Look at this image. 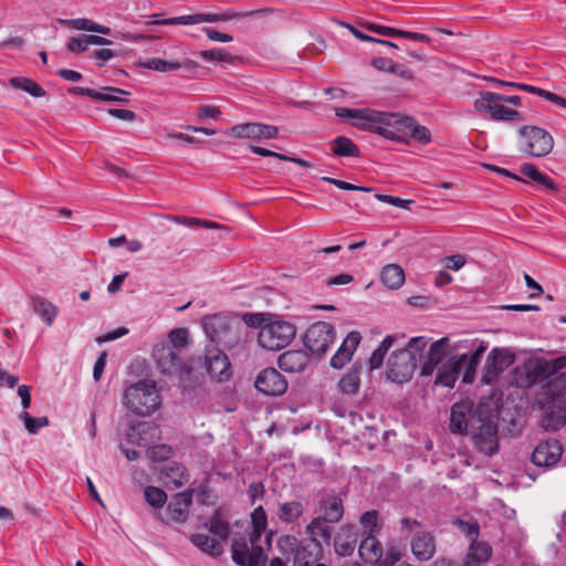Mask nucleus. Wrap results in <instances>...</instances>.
I'll list each match as a JSON object with an SVG mask.
<instances>
[{"mask_svg":"<svg viewBox=\"0 0 566 566\" xmlns=\"http://www.w3.org/2000/svg\"><path fill=\"white\" fill-rule=\"evenodd\" d=\"M497 416L488 401L475 405L461 399L451 407L449 429L454 434H471L480 452L493 455L499 451Z\"/></svg>","mask_w":566,"mask_h":566,"instance_id":"f257e3e1","label":"nucleus"},{"mask_svg":"<svg viewBox=\"0 0 566 566\" xmlns=\"http://www.w3.org/2000/svg\"><path fill=\"white\" fill-rule=\"evenodd\" d=\"M426 346V338L418 336L412 337L403 348L395 350L387 361V378L397 384L409 381L422 358Z\"/></svg>","mask_w":566,"mask_h":566,"instance_id":"f03ea898","label":"nucleus"},{"mask_svg":"<svg viewBox=\"0 0 566 566\" xmlns=\"http://www.w3.org/2000/svg\"><path fill=\"white\" fill-rule=\"evenodd\" d=\"M124 403L137 416H149L160 406V395L153 380H138L128 386L124 392Z\"/></svg>","mask_w":566,"mask_h":566,"instance_id":"7ed1b4c3","label":"nucleus"},{"mask_svg":"<svg viewBox=\"0 0 566 566\" xmlns=\"http://www.w3.org/2000/svg\"><path fill=\"white\" fill-rule=\"evenodd\" d=\"M276 547L281 555L293 562V566H314L323 555L322 543L298 539L294 535H282Z\"/></svg>","mask_w":566,"mask_h":566,"instance_id":"20e7f679","label":"nucleus"},{"mask_svg":"<svg viewBox=\"0 0 566 566\" xmlns=\"http://www.w3.org/2000/svg\"><path fill=\"white\" fill-rule=\"evenodd\" d=\"M202 327L209 337V344H221L228 349L239 346L242 342V325L227 322L219 316L205 317Z\"/></svg>","mask_w":566,"mask_h":566,"instance_id":"39448f33","label":"nucleus"},{"mask_svg":"<svg viewBox=\"0 0 566 566\" xmlns=\"http://www.w3.org/2000/svg\"><path fill=\"white\" fill-rule=\"evenodd\" d=\"M252 536L234 534L231 544L232 560L239 566H266L268 556Z\"/></svg>","mask_w":566,"mask_h":566,"instance_id":"423d86ee","label":"nucleus"},{"mask_svg":"<svg viewBox=\"0 0 566 566\" xmlns=\"http://www.w3.org/2000/svg\"><path fill=\"white\" fill-rule=\"evenodd\" d=\"M518 149L532 157H544L548 155L554 148V138L552 135L533 125H525L517 130Z\"/></svg>","mask_w":566,"mask_h":566,"instance_id":"0eeeda50","label":"nucleus"},{"mask_svg":"<svg viewBox=\"0 0 566 566\" xmlns=\"http://www.w3.org/2000/svg\"><path fill=\"white\" fill-rule=\"evenodd\" d=\"M296 327L286 321L270 319L259 331L258 342L268 350H280L286 347L295 337Z\"/></svg>","mask_w":566,"mask_h":566,"instance_id":"6e6552de","label":"nucleus"},{"mask_svg":"<svg viewBox=\"0 0 566 566\" xmlns=\"http://www.w3.org/2000/svg\"><path fill=\"white\" fill-rule=\"evenodd\" d=\"M153 356L158 369L164 375L184 378L191 373V367L184 363L180 352L166 342L157 343L154 346Z\"/></svg>","mask_w":566,"mask_h":566,"instance_id":"1a4fd4ad","label":"nucleus"},{"mask_svg":"<svg viewBox=\"0 0 566 566\" xmlns=\"http://www.w3.org/2000/svg\"><path fill=\"white\" fill-rule=\"evenodd\" d=\"M336 336L335 327L327 322H316L311 325L303 335L306 349L316 357H323Z\"/></svg>","mask_w":566,"mask_h":566,"instance_id":"9d476101","label":"nucleus"},{"mask_svg":"<svg viewBox=\"0 0 566 566\" xmlns=\"http://www.w3.org/2000/svg\"><path fill=\"white\" fill-rule=\"evenodd\" d=\"M358 111H367L373 113L370 119H355L353 125L359 129L375 132L388 139H398L397 132L392 128V124L396 120V114L384 113L370 108H359Z\"/></svg>","mask_w":566,"mask_h":566,"instance_id":"9b49d317","label":"nucleus"},{"mask_svg":"<svg viewBox=\"0 0 566 566\" xmlns=\"http://www.w3.org/2000/svg\"><path fill=\"white\" fill-rule=\"evenodd\" d=\"M205 367L208 375L218 381H227L232 375L229 357L214 344L205 349Z\"/></svg>","mask_w":566,"mask_h":566,"instance_id":"f8f14e48","label":"nucleus"},{"mask_svg":"<svg viewBox=\"0 0 566 566\" xmlns=\"http://www.w3.org/2000/svg\"><path fill=\"white\" fill-rule=\"evenodd\" d=\"M254 387L258 391L265 396H282L287 390V380L275 368L268 367L262 369L254 381Z\"/></svg>","mask_w":566,"mask_h":566,"instance_id":"ddd939ff","label":"nucleus"},{"mask_svg":"<svg viewBox=\"0 0 566 566\" xmlns=\"http://www.w3.org/2000/svg\"><path fill=\"white\" fill-rule=\"evenodd\" d=\"M514 361V356L503 348H493L488 355L481 381L492 384Z\"/></svg>","mask_w":566,"mask_h":566,"instance_id":"4468645a","label":"nucleus"},{"mask_svg":"<svg viewBox=\"0 0 566 566\" xmlns=\"http://www.w3.org/2000/svg\"><path fill=\"white\" fill-rule=\"evenodd\" d=\"M193 490L187 489L172 496L166 510V523H185L192 504Z\"/></svg>","mask_w":566,"mask_h":566,"instance_id":"2eb2a0df","label":"nucleus"},{"mask_svg":"<svg viewBox=\"0 0 566 566\" xmlns=\"http://www.w3.org/2000/svg\"><path fill=\"white\" fill-rule=\"evenodd\" d=\"M563 447L558 440L542 441L534 449L531 460L537 467H554L560 460Z\"/></svg>","mask_w":566,"mask_h":566,"instance_id":"dca6fc26","label":"nucleus"},{"mask_svg":"<svg viewBox=\"0 0 566 566\" xmlns=\"http://www.w3.org/2000/svg\"><path fill=\"white\" fill-rule=\"evenodd\" d=\"M160 428L151 421L129 426L126 436L129 442L149 448L160 439Z\"/></svg>","mask_w":566,"mask_h":566,"instance_id":"f3484780","label":"nucleus"},{"mask_svg":"<svg viewBox=\"0 0 566 566\" xmlns=\"http://www.w3.org/2000/svg\"><path fill=\"white\" fill-rule=\"evenodd\" d=\"M541 419V426L547 431H556L566 424V397L549 400Z\"/></svg>","mask_w":566,"mask_h":566,"instance_id":"a211bd4d","label":"nucleus"},{"mask_svg":"<svg viewBox=\"0 0 566 566\" xmlns=\"http://www.w3.org/2000/svg\"><path fill=\"white\" fill-rule=\"evenodd\" d=\"M397 132L400 140L402 136H411L413 139L428 144L431 140L430 132L424 127L415 123V120L410 117L399 116L396 114V120L392 124V128Z\"/></svg>","mask_w":566,"mask_h":566,"instance_id":"6ab92c4d","label":"nucleus"},{"mask_svg":"<svg viewBox=\"0 0 566 566\" xmlns=\"http://www.w3.org/2000/svg\"><path fill=\"white\" fill-rule=\"evenodd\" d=\"M232 134L238 138L271 139L276 138L279 128L273 125L260 123H247L235 125L231 128Z\"/></svg>","mask_w":566,"mask_h":566,"instance_id":"aec40b11","label":"nucleus"},{"mask_svg":"<svg viewBox=\"0 0 566 566\" xmlns=\"http://www.w3.org/2000/svg\"><path fill=\"white\" fill-rule=\"evenodd\" d=\"M358 531L353 524H344L333 538L334 551L338 556H350L357 544Z\"/></svg>","mask_w":566,"mask_h":566,"instance_id":"412c9836","label":"nucleus"},{"mask_svg":"<svg viewBox=\"0 0 566 566\" xmlns=\"http://www.w3.org/2000/svg\"><path fill=\"white\" fill-rule=\"evenodd\" d=\"M411 552L419 562L430 560L437 551L436 537L431 532L420 531L410 542Z\"/></svg>","mask_w":566,"mask_h":566,"instance_id":"4be33fe9","label":"nucleus"},{"mask_svg":"<svg viewBox=\"0 0 566 566\" xmlns=\"http://www.w3.org/2000/svg\"><path fill=\"white\" fill-rule=\"evenodd\" d=\"M310 364V355L303 349H290L279 356L277 365L281 370L290 374L304 371Z\"/></svg>","mask_w":566,"mask_h":566,"instance_id":"5701e85b","label":"nucleus"},{"mask_svg":"<svg viewBox=\"0 0 566 566\" xmlns=\"http://www.w3.org/2000/svg\"><path fill=\"white\" fill-rule=\"evenodd\" d=\"M361 336L359 332L353 331L343 340L337 352L331 358V366L335 369L343 368L352 359L354 352L359 345Z\"/></svg>","mask_w":566,"mask_h":566,"instance_id":"b1692460","label":"nucleus"},{"mask_svg":"<svg viewBox=\"0 0 566 566\" xmlns=\"http://www.w3.org/2000/svg\"><path fill=\"white\" fill-rule=\"evenodd\" d=\"M448 347V337H442L430 345L427 354V360L424 361L420 371L421 377H428L432 375L437 366L446 358Z\"/></svg>","mask_w":566,"mask_h":566,"instance_id":"393cba45","label":"nucleus"},{"mask_svg":"<svg viewBox=\"0 0 566 566\" xmlns=\"http://www.w3.org/2000/svg\"><path fill=\"white\" fill-rule=\"evenodd\" d=\"M331 524V522H326L317 516L313 517L305 527V532L310 536L306 541L329 546L333 539V526Z\"/></svg>","mask_w":566,"mask_h":566,"instance_id":"a878e982","label":"nucleus"},{"mask_svg":"<svg viewBox=\"0 0 566 566\" xmlns=\"http://www.w3.org/2000/svg\"><path fill=\"white\" fill-rule=\"evenodd\" d=\"M319 511L322 512V515H318L317 517L333 524L340 522L345 511L343 499L339 495L323 497L319 501Z\"/></svg>","mask_w":566,"mask_h":566,"instance_id":"bb28decb","label":"nucleus"},{"mask_svg":"<svg viewBox=\"0 0 566 566\" xmlns=\"http://www.w3.org/2000/svg\"><path fill=\"white\" fill-rule=\"evenodd\" d=\"M485 350L486 347L481 343L470 355L463 354L457 357V360H461L462 381L464 384L473 382L476 367Z\"/></svg>","mask_w":566,"mask_h":566,"instance_id":"cd10ccee","label":"nucleus"},{"mask_svg":"<svg viewBox=\"0 0 566 566\" xmlns=\"http://www.w3.org/2000/svg\"><path fill=\"white\" fill-rule=\"evenodd\" d=\"M543 395L548 400H557L565 398L566 394V374H546L542 379Z\"/></svg>","mask_w":566,"mask_h":566,"instance_id":"c85d7f7f","label":"nucleus"},{"mask_svg":"<svg viewBox=\"0 0 566 566\" xmlns=\"http://www.w3.org/2000/svg\"><path fill=\"white\" fill-rule=\"evenodd\" d=\"M358 553L365 563L376 566L384 555V547L377 536H366L360 542Z\"/></svg>","mask_w":566,"mask_h":566,"instance_id":"c756f323","label":"nucleus"},{"mask_svg":"<svg viewBox=\"0 0 566 566\" xmlns=\"http://www.w3.org/2000/svg\"><path fill=\"white\" fill-rule=\"evenodd\" d=\"M460 374L461 360H457V356L451 357L438 369L434 384L444 387H453Z\"/></svg>","mask_w":566,"mask_h":566,"instance_id":"7c9ffc66","label":"nucleus"},{"mask_svg":"<svg viewBox=\"0 0 566 566\" xmlns=\"http://www.w3.org/2000/svg\"><path fill=\"white\" fill-rule=\"evenodd\" d=\"M485 108L480 107V102H474V109L479 113H489L492 120L495 122H520L522 115L515 109L509 108L503 105L490 104L484 105Z\"/></svg>","mask_w":566,"mask_h":566,"instance_id":"2f4dec72","label":"nucleus"},{"mask_svg":"<svg viewBox=\"0 0 566 566\" xmlns=\"http://www.w3.org/2000/svg\"><path fill=\"white\" fill-rule=\"evenodd\" d=\"M160 473L166 483H170L175 488H179L188 482L187 469L179 462L172 461L164 464Z\"/></svg>","mask_w":566,"mask_h":566,"instance_id":"473e14b6","label":"nucleus"},{"mask_svg":"<svg viewBox=\"0 0 566 566\" xmlns=\"http://www.w3.org/2000/svg\"><path fill=\"white\" fill-rule=\"evenodd\" d=\"M361 364L355 363L340 378L338 388L343 394L355 395L360 386Z\"/></svg>","mask_w":566,"mask_h":566,"instance_id":"72a5a7b5","label":"nucleus"},{"mask_svg":"<svg viewBox=\"0 0 566 566\" xmlns=\"http://www.w3.org/2000/svg\"><path fill=\"white\" fill-rule=\"evenodd\" d=\"M380 280L388 289L397 290L405 282V272L398 264H387L380 273Z\"/></svg>","mask_w":566,"mask_h":566,"instance_id":"f704fd0d","label":"nucleus"},{"mask_svg":"<svg viewBox=\"0 0 566 566\" xmlns=\"http://www.w3.org/2000/svg\"><path fill=\"white\" fill-rule=\"evenodd\" d=\"M492 554L491 546L484 542L472 541L469 547L467 566H479L486 562Z\"/></svg>","mask_w":566,"mask_h":566,"instance_id":"c9c22d12","label":"nucleus"},{"mask_svg":"<svg viewBox=\"0 0 566 566\" xmlns=\"http://www.w3.org/2000/svg\"><path fill=\"white\" fill-rule=\"evenodd\" d=\"M304 513V506L300 501L284 502L279 505L277 517L283 523L293 524Z\"/></svg>","mask_w":566,"mask_h":566,"instance_id":"e433bc0d","label":"nucleus"},{"mask_svg":"<svg viewBox=\"0 0 566 566\" xmlns=\"http://www.w3.org/2000/svg\"><path fill=\"white\" fill-rule=\"evenodd\" d=\"M547 367L542 361H536L525 366V376H520L518 385L522 387H531L536 382L542 385V379L546 377Z\"/></svg>","mask_w":566,"mask_h":566,"instance_id":"4c0bfd02","label":"nucleus"},{"mask_svg":"<svg viewBox=\"0 0 566 566\" xmlns=\"http://www.w3.org/2000/svg\"><path fill=\"white\" fill-rule=\"evenodd\" d=\"M359 523L363 528L361 536H377L381 532V524L379 523V513L376 510L367 511L361 514Z\"/></svg>","mask_w":566,"mask_h":566,"instance_id":"58836bf2","label":"nucleus"},{"mask_svg":"<svg viewBox=\"0 0 566 566\" xmlns=\"http://www.w3.org/2000/svg\"><path fill=\"white\" fill-rule=\"evenodd\" d=\"M332 150L335 156L339 157H358V147L347 137L338 136L332 140Z\"/></svg>","mask_w":566,"mask_h":566,"instance_id":"ea45409f","label":"nucleus"},{"mask_svg":"<svg viewBox=\"0 0 566 566\" xmlns=\"http://www.w3.org/2000/svg\"><path fill=\"white\" fill-rule=\"evenodd\" d=\"M32 307H33V311L38 315H40L43 318V321L46 322L48 325H51L53 323L54 318L56 317V314H57L56 307L44 297H40V296L33 297L32 298Z\"/></svg>","mask_w":566,"mask_h":566,"instance_id":"a19ab883","label":"nucleus"},{"mask_svg":"<svg viewBox=\"0 0 566 566\" xmlns=\"http://www.w3.org/2000/svg\"><path fill=\"white\" fill-rule=\"evenodd\" d=\"M252 531L245 532V535L252 536L254 541H260L261 535L264 533L268 524L266 513L262 506L254 509L251 514Z\"/></svg>","mask_w":566,"mask_h":566,"instance_id":"79ce46f5","label":"nucleus"},{"mask_svg":"<svg viewBox=\"0 0 566 566\" xmlns=\"http://www.w3.org/2000/svg\"><path fill=\"white\" fill-rule=\"evenodd\" d=\"M191 543L199 547L202 552L208 553L212 556L221 554V547L219 543L206 534H193L190 537Z\"/></svg>","mask_w":566,"mask_h":566,"instance_id":"37998d69","label":"nucleus"},{"mask_svg":"<svg viewBox=\"0 0 566 566\" xmlns=\"http://www.w3.org/2000/svg\"><path fill=\"white\" fill-rule=\"evenodd\" d=\"M394 340H395L394 336L387 335L382 339L380 345L373 352L371 356L368 359L370 370L377 369L382 365L384 358H385L386 354L388 353V350L390 349V347L392 346Z\"/></svg>","mask_w":566,"mask_h":566,"instance_id":"c03bdc74","label":"nucleus"},{"mask_svg":"<svg viewBox=\"0 0 566 566\" xmlns=\"http://www.w3.org/2000/svg\"><path fill=\"white\" fill-rule=\"evenodd\" d=\"M9 84L14 88H20L32 95L33 97H42L45 91L33 80L27 77H11Z\"/></svg>","mask_w":566,"mask_h":566,"instance_id":"a18cd8bd","label":"nucleus"},{"mask_svg":"<svg viewBox=\"0 0 566 566\" xmlns=\"http://www.w3.org/2000/svg\"><path fill=\"white\" fill-rule=\"evenodd\" d=\"M249 148L252 153H254L256 155L264 156V157H274V158H277V159L284 160V161H291V163H294L297 166L303 167V168H310L312 166L311 163H308L302 158L290 157V156H286V155H283V154H280V153H276V151H273V150L260 147V146L250 145Z\"/></svg>","mask_w":566,"mask_h":566,"instance_id":"49530a36","label":"nucleus"},{"mask_svg":"<svg viewBox=\"0 0 566 566\" xmlns=\"http://www.w3.org/2000/svg\"><path fill=\"white\" fill-rule=\"evenodd\" d=\"M209 531L220 539L228 538L229 523L223 518L220 510H217L211 516Z\"/></svg>","mask_w":566,"mask_h":566,"instance_id":"de8ad7c7","label":"nucleus"},{"mask_svg":"<svg viewBox=\"0 0 566 566\" xmlns=\"http://www.w3.org/2000/svg\"><path fill=\"white\" fill-rule=\"evenodd\" d=\"M520 171L525 177L546 188L554 187L552 179L548 176L542 174L533 164L522 165Z\"/></svg>","mask_w":566,"mask_h":566,"instance_id":"09e8293b","label":"nucleus"},{"mask_svg":"<svg viewBox=\"0 0 566 566\" xmlns=\"http://www.w3.org/2000/svg\"><path fill=\"white\" fill-rule=\"evenodd\" d=\"M140 66L154 70L157 72L166 73L170 71H176L181 67V64L177 61H166L161 59H148L145 62H140Z\"/></svg>","mask_w":566,"mask_h":566,"instance_id":"8fccbe9b","label":"nucleus"},{"mask_svg":"<svg viewBox=\"0 0 566 566\" xmlns=\"http://www.w3.org/2000/svg\"><path fill=\"white\" fill-rule=\"evenodd\" d=\"M256 13V11L249 12H237L233 10H227L221 13H202L203 22H219V21H230L235 19H243Z\"/></svg>","mask_w":566,"mask_h":566,"instance_id":"3c124183","label":"nucleus"},{"mask_svg":"<svg viewBox=\"0 0 566 566\" xmlns=\"http://www.w3.org/2000/svg\"><path fill=\"white\" fill-rule=\"evenodd\" d=\"M453 525L457 526L458 530L463 533L470 542L478 539L480 534V526L476 520L470 518L469 521H464L461 518H455Z\"/></svg>","mask_w":566,"mask_h":566,"instance_id":"603ef678","label":"nucleus"},{"mask_svg":"<svg viewBox=\"0 0 566 566\" xmlns=\"http://www.w3.org/2000/svg\"><path fill=\"white\" fill-rule=\"evenodd\" d=\"M203 23L202 13H196V14H189V15H180L176 18H169L164 20H154L149 21L148 24H182V25H189V24H199Z\"/></svg>","mask_w":566,"mask_h":566,"instance_id":"864d4df0","label":"nucleus"},{"mask_svg":"<svg viewBox=\"0 0 566 566\" xmlns=\"http://www.w3.org/2000/svg\"><path fill=\"white\" fill-rule=\"evenodd\" d=\"M198 54L201 59L208 62L232 63L235 59L233 55L220 48L202 50Z\"/></svg>","mask_w":566,"mask_h":566,"instance_id":"5fc2aeb1","label":"nucleus"},{"mask_svg":"<svg viewBox=\"0 0 566 566\" xmlns=\"http://www.w3.org/2000/svg\"><path fill=\"white\" fill-rule=\"evenodd\" d=\"M95 94L93 99L96 101L127 103V99L120 98L119 95H128L129 93L122 88L107 86L102 91H95Z\"/></svg>","mask_w":566,"mask_h":566,"instance_id":"6e6d98bb","label":"nucleus"},{"mask_svg":"<svg viewBox=\"0 0 566 566\" xmlns=\"http://www.w3.org/2000/svg\"><path fill=\"white\" fill-rule=\"evenodd\" d=\"M144 495L147 503L156 509H161L167 502L166 492L156 486H146Z\"/></svg>","mask_w":566,"mask_h":566,"instance_id":"4d7b16f0","label":"nucleus"},{"mask_svg":"<svg viewBox=\"0 0 566 566\" xmlns=\"http://www.w3.org/2000/svg\"><path fill=\"white\" fill-rule=\"evenodd\" d=\"M19 418L23 421L25 429L32 434L38 433L41 428L49 426L48 417L34 418L28 411H22Z\"/></svg>","mask_w":566,"mask_h":566,"instance_id":"13d9d810","label":"nucleus"},{"mask_svg":"<svg viewBox=\"0 0 566 566\" xmlns=\"http://www.w3.org/2000/svg\"><path fill=\"white\" fill-rule=\"evenodd\" d=\"M188 335L187 328H175L169 333L166 344L174 345L180 352L188 344Z\"/></svg>","mask_w":566,"mask_h":566,"instance_id":"bf43d9fd","label":"nucleus"},{"mask_svg":"<svg viewBox=\"0 0 566 566\" xmlns=\"http://www.w3.org/2000/svg\"><path fill=\"white\" fill-rule=\"evenodd\" d=\"M373 199L391 205L395 208L402 210H411V206L415 203L413 200H405L399 197L388 195H374Z\"/></svg>","mask_w":566,"mask_h":566,"instance_id":"052dcab7","label":"nucleus"},{"mask_svg":"<svg viewBox=\"0 0 566 566\" xmlns=\"http://www.w3.org/2000/svg\"><path fill=\"white\" fill-rule=\"evenodd\" d=\"M149 457L154 461H166L172 455V448L167 444H153L148 448Z\"/></svg>","mask_w":566,"mask_h":566,"instance_id":"680f3d73","label":"nucleus"},{"mask_svg":"<svg viewBox=\"0 0 566 566\" xmlns=\"http://www.w3.org/2000/svg\"><path fill=\"white\" fill-rule=\"evenodd\" d=\"M244 324L249 327L260 328L270 321V315L263 313H245L242 316Z\"/></svg>","mask_w":566,"mask_h":566,"instance_id":"e2e57ef3","label":"nucleus"},{"mask_svg":"<svg viewBox=\"0 0 566 566\" xmlns=\"http://www.w3.org/2000/svg\"><path fill=\"white\" fill-rule=\"evenodd\" d=\"M336 116L340 118H353V119H370V115L367 111H358L347 107H337L335 108Z\"/></svg>","mask_w":566,"mask_h":566,"instance_id":"0e129e2a","label":"nucleus"},{"mask_svg":"<svg viewBox=\"0 0 566 566\" xmlns=\"http://www.w3.org/2000/svg\"><path fill=\"white\" fill-rule=\"evenodd\" d=\"M506 95H501L493 92H481L480 96L474 102H480V107L485 108L483 104L486 106H490V104L502 105L501 102L506 103Z\"/></svg>","mask_w":566,"mask_h":566,"instance_id":"69168bd1","label":"nucleus"},{"mask_svg":"<svg viewBox=\"0 0 566 566\" xmlns=\"http://www.w3.org/2000/svg\"><path fill=\"white\" fill-rule=\"evenodd\" d=\"M59 22L76 30H85L94 32L96 22L88 19H60Z\"/></svg>","mask_w":566,"mask_h":566,"instance_id":"338daca9","label":"nucleus"},{"mask_svg":"<svg viewBox=\"0 0 566 566\" xmlns=\"http://www.w3.org/2000/svg\"><path fill=\"white\" fill-rule=\"evenodd\" d=\"M401 557L400 551L391 546L387 549L385 556L382 555L376 566H394Z\"/></svg>","mask_w":566,"mask_h":566,"instance_id":"774afa93","label":"nucleus"}]
</instances>
